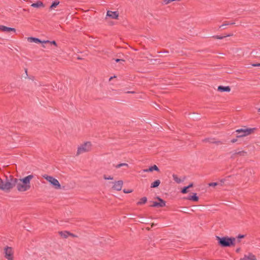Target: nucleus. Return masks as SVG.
Listing matches in <instances>:
<instances>
[{"label":"nucleus","mask_w":260,"mask_h":260,"mask_svg":"<svg viewBox=\"0 0 260 260\" xmlns=\"http://www.w3.org/2000/svg\"><path fill=\"white\" fill-rule=\"evenodd\" d=\"M235 24L234 23L232 22V23H225V24H223L222 25H221L220 27H223V26H225V25H229V24Z\"/></svg>","instance_id":"72a5a7b5"},{"label":"nucleus","mask_w":260,"mask_h":260,"mask_svg":"<svg viewBox=\"0 0 260 260\" xmlns=\"http://www.w3.org/2000/svg\"><path fill=\"white\" fill-rule=\"evenodd\" d=\"M5 257L7 260H14V251L12 247L6 246L4 249Z\"/></svg>","instance_id":"423d86ee"},{"label":"nucleus","mask_w":260,"mask_h":260,"mask_svg":"<svg viewBox=\"0 0 260 260\" xmlns=\"http://www.w3.org/2000/svg\"><path fill=\"white\" fill-rule=\"evenodd\" d=\"M214 37L217 39H222L223 38L226 37V36H215Z\"/></svg>","instance_id":"cd10ccee"},{"label":"nucleus","mask_w":260,"mask_h":260,"mask_svg":"<svg viewBox=\"0 0 260 260\" xmlns=\"http://www.w3.org/2000/svg\"><path fill=\"white\" fill-rule=\"evenodd\" d=\"M115 61L117 62H120L121 63H122L124 61V60L123 59H116Z\"/></svg>","instance_id":"2f4dec72"},{"label":"nucleus","mask_w":260,"mask_h":260,"mask_svg":"<svg viewBox=\"0 0 260 260\" xmlns=\"http://www.w3.org/2000/svg\"><path fill=\"white\" fill-rule=\"evenodd\" d=\"M74 186H75V183H74V184L71 187V188L74 187Z\"/></svg>","instance_id":"a19ab883"},{"label":"nucleus","mask_w":260,"mask_h":260,"mask_svg":"<svg viewBox=\"0 0 260 260\" xmlns=\"http://www.w3.org/2000/svg\"><path fill=\"white\" fill-rule=\"evenodd\" d=\"M116 76H114L111 77L109 78V81H111L112 79H113V78H116Z\"/></svg>","instance_id":"4c0bfd02"},{"label":"nucleus","mask_w":260,"mask_h":260,"mask_svg":"<svg viewBox=\"0 0 260 260\" xmlns=\"http://www.w3.org/2000/svg\"><path fill=\"white\" fill-rule=\"evenodd\" d=\"M237 155L241 156H245L247 155V152L246 151H244L243 150L240 151V150H237L234 151V152L233 153L232 156L233 157H235Z\"/></svg>","instance_id":"ddd939ff"},{"label":"nucleus","mask_w":260,"mask_h":260,"mask_svg":"<svg viewBox=\"0 0 260 260\" xmlns=\"http://www.w3.org/2000/svg\"><path fill=\"white\" fill-rule=\"evenodd\" d=\"M59 234L61 237H65V234L63 232H59Z\"/></svg>","instance_id":"f704fd0d"},{"label":"nucleus","mask_w":260,"mask_h":260,"mask_svg":"<svg viewBox=\"0 0 260 260\" xmlns=\"http://www.w3.org/2000/svg\"><path fill=\"white\" fill-rule=\"evenodd\" d=\"M253 131V128H241L236 131L238 134L237 137H245L250 135Z\"/></svg>","instance_id":"0eeeda50"},{"label":"nucleus","mask_w":260,"mask_h":260,"mask_svg":"<svg viewBox=\"0 0 260 260\" xmlns=\"http://www.w3.org/2000/svg\"><path fill=\"white\" fill-rule=\"evenodd\" d=\"M43 177L48 181L54 189H59L61 188V185L59 181L55 178L47 175H43Z\"/></svg>","instance_id":"20e7f679"},{"label":"nucleus","mask_w":260,"mask_h":260,"mask_svg":"<svg viewBox=\"0 0 260 260\" xmlns=\"http://www.w3.org/2000/svg\"><path fill=\"white\" fill-rule=\"evenodd\" d=\"M217 185V182H212V183H210L209 184V185L210 186H215Z\"/></svg>","instance_id":"c756f323"},{"label":"nucleus","mask_w":260,"mask_h":260,"mask_svg":"<svg viewBox=\"0 0 260 260\" xmlns=\"http://www.w3.org/2000/svg\"><path fill=\"white\" fill-rule=\"evenodd\" d=\"M187 189H188V187H184L181 190V192L182 193H187Z\"/></svg>","instance_id":"a878e982"},{"label":"nucleus","mask_w":260,"mask_h":260,"mask_svg":"<svg viewBox=\"0 0 260 260\" xmlns=\"http://www.w3.org/2000/svg\"><path fill=\"white\" fill-rule=\"evenodd\" d=\"M31 6L34 8H40L44 7L43 3L41 1H38L35 3H33L31 5Z\"/></svg>","instance_id":"a211bd4d"},{"label":"nucleus","mask_w":260,"mask_h":260,"mask_svg":"<svg viewBox=\"0 0 260 260\" xmlns=\"http://www.w3.org/2000/svg\"><path fill=\"white\" fill-rule=\"evenodd\" d=\"M47 43H50V44H53V45H54L55 46H56V42L55 41H49V42H47Z\"/></svg>","instance_id":"7c9ffc66"},{"label":"nucleus","mask_w":260,"mask_h":260,"mask_svg":"<svg viewBox=\"0 0 260 260\" xmlns=\"http://www.w3.org/2000/svg\"><path fill=\"white\" fill-rule=\"evenodd\" d=\"M118 15V13L116 11H108L107 12V16H108L112 19H117Z\"/></svg>","instance_id":"9b49d317"},{"label":"nucleus","mask_w":260,"mask_h":260,"mask_svg":"<svg viewBox=\"0 0 260 260\" xmlns=\"http://www.w3.org/2000/svg\"><path fill=\"white\" fill-rule=\"evenodd\" d=\"M173 178L174 181H175L178 183H180L181 182V180L179 179L176 175L173 174Z\"/></svg>","instance_id":"4be33fe9"},{"label":"nucleus","mask_w":260,"mask_h":260,"mask_svg":"<svg viewBox=\"0 0 260 260\" xmlns=\"http://www.w3.org/2000/svg\"><path fill=\"white\" fill-rule=\"evenodd\" d=\"M153 171H159V169L156 165H153V166L149 167L148 169H144L143 172H152Z\"/></svg>","instance_id":"2eb2a0df"},{"label":"nucleus","mask_w":260,"mask_h":260,"mask_svg":"<svg viewBox=\"0 0 260 260\" xmlns=\"http://www.w3.org/2000/svg\"><path fill=\"white\" fill-rule=\"evenodd\" d=\"M241 260H256V257L255 255L252 254V253H248V254H245L243 256Z\"/></svg>","instance_id":"4468645a"},{"label":"nucleus","mask_w":260,"mask_h":260,"mask_svg":"<svg viewBox=\"0 0 260 260\" xmlns=\"http://www.w3.org/2000/svg\"><path fill=\"white\" fill-rule=\"evenodd\" d=\"M0 30L3 32L13 31L15 32L16 29L14 28L9 27L4 25H0Z\"/></svg>","instance_id":"f8f14e48"},{"label":"nucleus","mask_w":260,"mask_h":260,"mask_svg":"<svg viewBox=\"0 0 260 260\" xmlns=\"http://www.w3.org/2000/svg\"><path fill=\"white\" fill-rule=\"evenodd\" d=\"M104 178L105 180H113V177L111 176H107L106 175H104Z\"/></svg>","instance_id":"393cba45"},{"label":"nucleus","mask_w":260,"mask_h":260,"mask_svg":"<svg viewBox=\"0 0 260 260\" xmlns=\"http://www.w3.org/2000/svg\"><path fill=\"white\" fill-rule=\"evenodd\" d=\"M113 184L112 188L114 190L120 191L122 189L123 183L122 180H119L113 182Z\"/></svg>","instance_id":"6e6552de"},{"label":"nucleus","mask_w":260,"mask_h":260,"mask_svg":"<svg viewBox=\"0 0 260 260\" xmlns=\"http://www.w3.org/2000/svg\"><path fill=\"white\" fill-rule=\"evenodd\" d=\"M59 4V2L58 1H54L52 3V5L50 6V9H53L56 8L58 5Z\"/></svg>","instance_id":"412c9836"},{"label":"nucleus","mask_w":260,"mask_h":260,"mask_svg":"<svg viewBox=\"0 0 260 260\" xmlns=\"http://www.w3.org/2000/svg\"><path fill=\"white\" fill-rule=\"evenodd\" d=\"M258 111L260 112V108L258 109Z\"/></svg>","instance_id":"79ce46f5"},{"label":"nucleus","mask_w":260,"mask_h":260,"mask_svg":"<svg viewBox=\"0 0 260 260\" xmlns=\"http://www.w3.org/2000/svg\"><path fill=\"white\" fill-rule=\"evenodd\" d=\"M187 199L193 201H198L199 197L197 196V193H193V195L189 196Z\"/></svg>","instance_id":"f3484780"},{"label":"nucleus","mask_w":260,"mask_h":260,"mask_svg":"<svg viewBox=\"0 0 260 260\" xmlns=\"http://www.w3.org/2000/svg\"><path fill=\"white\" fill-rule=\"evenodd\" d=\"M160 183V181L159 180H156L153 183L151 184V188H155L159 186V185Z\"/></svg>","instance_id":"6ab92c4d"},{"label":"nucleus","mask_w":260,"mask_h":260,"mask_svg":"<svg viewBox=\"0 0 260 260\" xmlns=\"http://www.w3.org/2000/svg\"><path fill=\"white\" fill-rule=\"evenodd\" d=\"M147 201V199L146 197H143L141 198L139 202H137V204L138 205H141L144 204L146 203Z\"/></svg>","instance_id":"aec40b11"},{"label":"nucleus","mask_w":260,"mask_h":260,"mask_svg":"<svg viewBox=\"0 0 260 260\" xmlns=\"http://www.w3.org/2000/svg\"><path fill=\"white\" fill-rule=\"evenodd\" d=\"M244 235H240L238 236L237 237V242H240V239L242 238H244Z\"/></svg>","instance_id":"c85d7f7f"},{"label":"nucleus","mask_w":260,"mask_h":260,"mask_svg":"<svg viewBox=\"0 0 260 260\" xmlns=\"http://www.w3.org/2000/svg\"><path fill=\"white\" fill-rule=\"evenodd\" d=\"M128 164H126V163H121V164H119L115 166V168H119L121 167H123V166H126V167H128Z\"/></svg>","instance_id":"5701e85b"},{"label":"nucleus","mask_w":260,"mask_h":260,"mask_svg":"<svg viewBox=\"0 0 260 260\" xmlns=\"http://www.w3.org/2000/svg\"><path fill=\"white\" fill-rule=\"evenodd\" d=\"M69 236H71L72 237H77L76 235H75L73 234H72L69 232L66 231V238H67Z\"/></svg>","instance_id":"b1692460"},{"label":"nucleus","mask_w":260,"mask_h":260,"mask_svg":"<svg viewBox=\"0 0 260 260\" xmlns=\"http://www.w3.org/2000/svg\"><path fill=\"white\" fill-rule=\"evenodd\" d=\"M27 40L29 42H34L36 43H42V44H46L47 42H49V40H44L41 41L38 38H34V37H28L27 38Z\"/></svg>","instance_id":"1a4fd4ad"},{"label":"nucleus","mask_w":260,"mask_h":260,"mask_svg":"<svg viewBox=\"0 0 260 260\" xmlns=\"http://www.w3.org/2000/svg\"><path fill=\"white\" fill-rule=\"evenodd\" d=\"M193 186V184L192 183H190L189 185H188L187 186H186V187H188V189L192 187Z\"/></svg>","instance_id":"e433bc0d"},{"label":"nucleus","mask_w":260,"mask_h":260,"mask_svg":"<svg viewBox=\"0 0 260 260\" xmlns=\"http://www.w3.org/2000/svg\"><path fill=\"white\" fill-rule=\"evenodd\" d=\"M157 199L159 201V202H154L152 207H162L166 206V202L159 197H157Z\"/></svg>","instance_id":"9d476101"},{"label":"nucleus","mask_w":260,"mask_h":260,"mask_svg":"<svg viewBox=\"0 0 260 260\" xmlns=\"http://www.w3.org/2000/svg\"><path fill=\"white\" fill-rule=\"evenodd\" d=\"M91 149V143L90 142H86L80 145L77 151V154L80 155L83 153L88 152Z\"/></svg>","instance_id":"39448f33"},{"label":"nucleus","mask_w":260,"mask_h":260,"mask_svg":"<svg viewBox=\"0 0 260 260\" xmlns=\"http://www.w3.org/2000/svg\"><path fill=\"white\" fill-rule=\"evenodd\" d=\"M218 90L221 92H229L231 90V88L229 86H219L218 87Z\"/></svg>","instance_id":"dca6fc26"},{"label":"nucleus","mask_w":260,"mask_h":260,"mask_svg":"<svg viewBox=\"0 0 260 260\" xmlns=\"http://www.w3.org/2000/svg\"><path fill=\"white\" fill-rule=\"evenodd\" d=\"M14 187L13 177L6 178L5 180L0 178V189L5 191H9Z\"/></svg>","instance_id":"f03ea898"},{"label":"nucleus","mask_w":260,"mask_h":260,"mask_svg":"<svg viewBox=\"0 0 260 260\" xmlns=\"http://www.w3.org/2000/svg\"><path fill=\"white\" fill-rule=\"evenodd\" d=\"M232 36V34H229L227 36H225L226 37H230V36Z\"/></svg>","instance_id":"ea45409f"},{"label":"nucleus","mask_w":260,"mask_h":260,"mask_svg":"<svg viewBox=\"0 0 260 260\" xmlns=\"http://www.w3.org/2000/svg\"><path fill=\"white\" fill-rule=\"evenodd\" d=\"M34 177V175L31 174L23 178L17 179L13 178L14 186H15L17 190L19 192L27 191L31 187L30 181Z\"/></svg>","instance_id":"f257e3e1"},{"label":"nucleus","mask_w":260,"mask_h":260,"mask_svg":"<svg viewBox=\"0 0 260 260\" xmlns=\"http://www.w3.org/2000/svg\"><path fill=\"white\" fill-rule=\"evenodd\" d=\"M123 191L125 193H131L133 191V190L132 189H124Z\"/></svg>","instance_id":"bb28decb"},{"label":"nucleus","mask_w":260,"mask_h":260,"mask_svg":"<svg viewBox=\"0 0 260 260\" xmlns=\"http://www.w3.org/2000/svg\"><path fill=\"white\" fill-rule=\"evenodd\" d=\"M205 141H207L206 140H205ZM208 142H209L210 143H217V142L215 141L213 139H209L207 140Z\"/></svg>","instance_id":"473e14b6"},{"label":"nucleus","mask_w":260,"mask_h":260,"mask_svg":"<svg viewBox=\"0 0 260 260\" xmlns=\"http://www.w3.org/2000/svg\"><path fill=\"white\" fill-rule=\"evenodd\" d=\"M252 66L253 67H260V63H253L252 64Z\"/></svg>","instance_id":"c9c22d12"},{"label":"nucleus","mask_w":260,"mask_h":260,"mask_svg":"<svg viewBox=\"0 0 260 260\" xmlns=\"http://www.w3.org/2000/svg\"><path fill=\"white\" fill-rule=\"evenodd\" d=\"M219 244L222 247H229L235 244L236 239L235 238L228 237H216Z\"/></svg>","instance_id":"7ed1b4c3"},{"label":"nucleus","mask_w":260,"mask_h":260,"mask_svg":"<svg viewBox=\"0 0 260 260\" xmlns=\"http://www.w3.org/2000/svg\"><path fill=\"white\" fill-rule=\"evenodd\" d=\"M236 141H237V140H236V139H233V140L231 141V142H232V143H235V142H236Z\"/></svg>","instance_id":"58836bf2"}]
</instances>
